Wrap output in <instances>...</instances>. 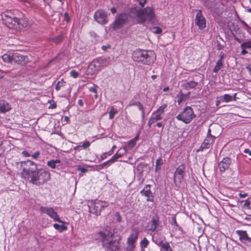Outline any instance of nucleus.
Wrapping results in <instances>:
<instances>
[{
  "label": "nucleus",
  "instance_id": "1",
  "mask_svg": "<svg viewBox=\"0 0 251 251\" xmlns=\"http://www.w3.org/2000/svg\"><path fill=\"white\" fill-rule=\"evenodd\" d=\"M132 58L135 61L150 65L154 62L156 55L152 50H137L133 52Z\"/></svg>",
  "mask_w": 251,
  "mask_h": 251
},
{
  "label": "nucleus",
  "instance_id": "2",
  "mask_svg": "<svg viewBox=\"0 0 251 251\" xmlns=\"http://www.w3.org/2000/svg\"><path fill=\"white\" fill-rule=\"evenodd\" d=\"M1 16L3 23L9 28L18 29L20 26H27L26 24L23 23L24 20L16 18L11 10L3 12Z\"/></svg>",
  "mask_w": 251,
  "mask_h": 251
},
{
  "label": "nucleus",
  "instance_id": "3",
  "mask_svg": "<svg viewBox=\"0 0 251 251\" xmlns=\"http://www.w3.org/2000/svg\"><path fill=\"white\" fill-rule=\"evenodd\" d=\"M50 174L44 169H38L28 179L30 182L36 185L45 184L50 179Z\"/></svg>",
  "mask_w": 251,
  "mask_h": 251
},
{
  "label": "nucleus",
  "instance_id": "4",
  "mask_svg": "<svg viewBox=\"0 0 251 251\" xmlns=\"http://www.w3.org/2000/svg\"><path fill=\"white\" fill-rule=\"evenodd\" d=\"M100 234L102 238V247L105 251H118L120 249L119 242L113 239L112 233L100 232Z\"/></svg>",
  "mask_w": 251,
  "mask_h": 251
},
{
  "label": "nucleus",
  "instance_id": "5",
  "mask_svg": "<svg viewBox=\"0 0 251 251\" xmlns=\"http://www.w3.org/2000/svg\"><path fill=\"white\" fill-rule=\"evenodd\" d=\"M136 17L138 23H143L146 21H153L155 18L154 9L151 7H147L143 10H136Z\"/></svg>",
  "mask_w": 251,
  "mask_h": 251
},
{
  "label": "nucleus",
  "instance_id": "6",
  "mask_svg": "<svg viewBox=\"0 0 251 251\" xmlns=\"http://www.w3.org/2000/svg\"><path fill=\"white\" fill-rule=\"evenodd\" d=\"M21 166L22 169L21 175L24 178L27 179L38 169L37 164L29 160L22 161Z\"/></svg>",
  "mask_w": 251,
  "mask_h": 251
},
{
  "label": "nucleus",
  "instance_id": "7",
  "mask_svg": "<svg viewBox=\"0 0 251 251\" xmlns=\"http://www.w3.org/2000/svg\"><path fill=\"white\" fill-rule=\"evenodd\" d=\"M108 64L106 58H99L94 59L88 66L87 75L97 74L102 68Z\"/></svg>",
  "mask_w": 251,
  "mask_h": 251
},
{
  "label": "nucleus",
  "instance_id": "8",
  "mask_svg": "<svg viewBox=\"0 0 251 251\" xmlns=\"http://www.w3.org/2000/svg\"><path fill=\"white\" fill-rule=\"evenodd\" d=\"M108 206V203L105 201L96 200L92 201L89 205V212L91 213L99 215L101 210Z\"/></svg>",
  "mask_w": 251,
  "mask_h": 251
},
{
  "label": "nucleus",
  "instance_id": "9",
  "mask_svg": "<svg viewBox=\"0 0 251 251\" xmlns=\"http://www.w3.org/2000/svg\"><path fill=\"white\" fill-rule=\"evenodd\" d=\"M195 116V115L193 109L190 106H187L176 118L179 121H181L185 124H189Z\"/></svg>",
  "mask_w": 251,
  "mask_h": 251
},
{
  "label": "nucleus",
  "instance_id": "10",
  "mask_svg": "<svg viewBox=\"0 0 251 251\" xmlns=\"http://www.w3.org/2000/svg\"><path fill=\"white\" fill-rule=\"evenodd\" d=\"M128 16L126 13H123L118 14L115 18L110 27L114 30L122 28L128 21Z\"/></svg>",
  "mask_w": 251,
  "mask_h": 251
},
{
  "label": "nucleus",
  "instance_id": "11",
  "mask_svg": "<svg viewBox=\"0 0 251 251\" xmlns=\"http://www.w3.org/2000/svg\"><path fill=\"white\" fill-rule=\"evenodd\" d=\"M139 231L135 229L127 238L126 251H133L135 248V243L137 240Z\"/></svg>",
  "mask_w": 251,
  "mask_h": 251
},
{
  "label": "nucleus",
  "instance_id": "12",
  "mask_svg": "<svg viewBox=\"0 0 251 251\" xmlns=\"http://www.w3.org/2000/svg\"><path fill=\"white\" fill-rule=\"evenodd\" d=\"M185 166L182 164L179 165L176 169L174 175V180L176 186H179L183 180L185 174Z\"/></svg>",
  "mask_w": 251,
  "mask_h": 251
},
{
  "label": "nucleus",
  "instance_id": "13",
  "mask_svg": "<svg viewBox=\"0 0 251 251\" xmlns=\"http://www.w3.org/2000/svg\"><path fill=\"white\" fill-rule=\"evenodd\" d=\"M40 210L43 213L47 214L50 218L52 219L54 221L58 222L60 223H64V221L60 220V218L57 213L54 210L53 208L41 206Z\"/></svg>",
  "mask_w": 251,
  "mask_h": 251
},
{
  "label": "nucleus",
  "instance_id": "14",
  "mask_svg": "<svg viewBox=\"0 0 251 251\" xmlns=\"http://www.w3.org/2000/svg\"><path fill=\"white\" fill-rule=\"evenodd\" d=\"M107 16L108 15L105 11L99 9L95 12L94 18L99 24L105 25L108 21Z\"/></svg>",
  "mask_w": 251,
  "mask_h": 251
},
{
  "label": "nucleus",
  "instance_id": "15",
  "mask_svg": "<svg viewBox=\"0 0 251 251\" xmlns=\"http://www.w3.org/2000/svg\"><path fill=\"white\" fill-rule=\"evenodd\" d=\"M195 23L200 29H203L206 26V21L201 10H199L197 13Z\"/></svg>",
  "mask_w": 251,
  "mask_h": 251
},
{
  "label": "nucleus",
  "instance_id": "16",
  "mask_svg": "<svg viewBox=\"0 0 251 251\" xmlns=\"http://www.w3.org/2000/svg\"><path fill=\"white\" fill-rule=\"evenodd\" d=\"M231 160L229 157L224 158L218 164V167L221 173H224L228 170L231 164Z\"/></svg>",
  "mask_w": 251,
  "mask_h": 251
},
{
  "label": "nucleus",
  "instance_id": "17",
  "mask_svg": "<svg viewBox=\"0 0 251 251\" xmlns=\"http://www.w3.org/2000/svg\"><path fill=\"white\" fill-rule=\"evenodd\" d=\"M236 234L239 236L240 240L246 244L251 243V238L249 237L246 231L237 230Z\"/></svg>",
  "mask_w": 251,
  "mask_h": 251
},
{
  "label": "nucleus",
  "instance_id": "18",
  "mask_svg": "<svg viewBox=\"0 0 251 251\" xmlns=\"http://www.w3.org/2000/svg\"><path fill=\"white\" fill-rule=\"evenodd\" d=\"M215 138V137L211 135H207L201 145V147L203 149H209L211 145L213 143Z\"/></svg>",
  "mask_w": 251,
  "mask_h": 251
},
{
  "label": "nucleus",
  "instance_id": "19",
  "mask_svg": "<svg viewBox=\"0 0 251 251\" xmlns=\"http://www.w3.org/2000/svg\"><path fill=\"white\" fill-rule=\"evenodd\" d=\"M27 57L18 53H13V62L22 63L26 61Z\"/></svg>",
  "mask_w": 251,
  "mask_h": 251
},
{
  "label": "nucleus",
  "instance_id": "20",
  "mask_svg": "<svg viewBox=\"0 0 251 251\" xmlns=\"http://www.w3.org/2000/svg\"><path fill=\"white\" fill-rule=\"evenodd\" d=\"M159 217L157 216H153L152 217L150 227L149 229V231H154L159 225Z\"/></svg>",
  "mask_w": 251,
  "mask_h": 251
},
{
  "label": "nucleus",
  "instance_id": "21",
  "mask_svg": "<svg viewBox=\"0 0 251 251\" xmlns=\"http://www.w3.org/2000/svg\"><path fill=\"white\" fill-rule=\"evenodd\" d=\"M11 109L10 105L3 100H0V112L5 113Z\"/></svg>",
  "mask_w": 251,
  "mask_h": 251
},
{
  "label": "nucleus",
  "instance_id": "22",
  "mask_svg": "<svg viewBox=\"0 0 251 251\" xmlns=\"http://www.w3.org/2000/svg\"><path fill=\"white\" fill-rule=\"evenodd\" d=\"M141 194L148 198V201H152V200L150 199L151 197H152L150 185H146L144 189L141 191Z\"/></svg>",
  "mask_w": 251,
  "mask_h": 251
},
{
  "label": "nucleus",
  "instance_id": "23",
  "mask_svg": "<svg viewBox=\"0 0 251 251\" xmlns=\"http://www.w3.org/2000/svg\"><path fill=\"white\" fill-rule=\"evenodd\" d=\"M162 118V116L158 115L157 114H156V113H155L154 112H153L151 114V117L150 118V119L149 120V121H148V126L150 127H151V125L153 124H154V123H155L157 121L161 120Z\"/></svg>",
  "mask_w": 251,
  "mask_h": 251
},
{
  "label": "nucleus",
  "instance_id": "24",
  "mask_svg": "<svg viewBox=\"0 0 251 251\" xmlns=\"http://www.w3.org/2000/svg\"><path fill=\"white\" fill-rule=\"evenodd\" d=\"M132 106H136L138 107V109L141 111L142 116L143 118L145 116V110L143 105L139 101H135L132 103H130L128 104L127 106L130 107Z\"/></svg>",
  "mask_w": 251,
  "mask_h": 251
},
{
  "label": "nucleus",
  "instance_id": "25",
  "mask_svg": "<svg viewBox=\"0 0 251 251\" xmlns=\"http://www.w3.org/2000/svg\"><path fill=\"white\" fill-rule=\"evenodd\" d=\"M3 61L6 63H13V53H5L1 56Z\"/></svg>",
  "mask_w": 251,
  "mask_h": 251
},
{
  "label": "nucleus",
  "instance_id": "26",
  "mask_svg": "<svg viewBox=\"0 0 251 251\" xmlns=\"http://www.w3.org/2000/svg\"><path fill=\"white\" fill-rule=\"evenodd\" d=\"M224 57V55H221L220 58L217 61L216 66H215L214 68L213 69V72L214 73H217L221 68L223 67V59Z\"/></svg>",
  "mask_w": 251,
  "mask_h": 251
},
{
  "label": "nucleus",
  "instance_id": "27",
  "mask_svg": "<svg viewBox=\"0 0 251 251\" xmlns=\"http://www.w3.org/2000/svg\"><path fill=\"white\" fill-rule=\"evenodd\" d=\"M61 224V225H59L58 224H54L53 225V227L56 230H58L60 232H62L67 229V226H66V225L67 224V223L64 221V223Z\"/></svg>",
  "mask_w": 251,
  "mask_h": 251
},
{
  "label": "nucleus",
  "instance_id": "28",
  "mask_svg": "<svg viewBox=\"0 0 251 251\" xmlns=\"http://www.w3.org/2000/svg\"><path fill=\"white\" fill-rule=\"evenodd\" d=\"M217 99H220L222 102H228L233 101V97L228 94H225L222 96L217 98Z\"/></svg>",
  "mask_w": 251,
  "mask_h": 251
},
{
  "label": "nucleus",
  "instance_id": "29",
  "mask_svg": "<svg viewBox=\"0 0 251 251\" xmlns=\"http://www.w3.org/2000/svg\"><path fill=\"white\" fill-rule=\"evenodd\" d=\"M136 143L131 140L129 141L126 145L123 147V149L125 151V153H126L127 151L131 150L135 146Z\"/></svg>",
  "mask_w": 251,
  "mask_h": 251
},
{
  "label": "nucleus",
  "instance_id": "30",
  "mask_svg": "<svg viewBox=\"0 0 251 251\" xmlns=\"http://www.w3.org/2000/svg\"><path fill=\"white\" fill-rule=\"evenodd\" d=\"M60 162L61 161L59 159H52L47 162V165L51 169H55L56 167V164H59Z\"/></svg>",
  "mask_w": 251,
  "mask_h": 251
},
{
  "label": "nucleus",
  "instance_id": "31",
  "mask_svg": "<svg viewBox=\"0 0 251 251\" xmlns=\"http://www.w3.org/2000/svg\"><path fill=\"white\" fill-rule=\"evenodd\" d=\"M167 104H163L161 106H159L158 108L155 111H154L156 114L159 116H162V115L165 111V109L167 108Z\"/></svg>",
  "mask_w": 251,
  "mask_h": 251
},
{
  "label": "nucleus",
  "instance_id": "32",
  "mask_svg": "<svg viewBox=\"0 0 251 251\" xmlns=\"http://www.w3.org/2000/svg\"><path fill=\"white\" fill-rule=\"evenodd\" d=\"M167 104H163L161 106H159L158 108L155 111H154L156 114L159 116H162V115L165 111V109L167 108Z\"/></svg>",
  "mask_w": 251,
  "mask_h": 251
},
{
  "label": "nucleus",
  "instance_id": "33",
  "mask_svg": "<svg viewBox=\"0 0 251 251\" xmlns=\"http://www.w3.org/2000/svg\"><path fill=\"white\" fill-rule=\"evenodd\" d=\"M198 83L197 82H195L194 81H190L189 82H187L185 84V86L187 89H193L195 88L198 85Z\"/></svg>",
  "mask_w": 251,
  "mask_h": 251
},
{
  "label": "nucleus",
  "instance_id": "34",
  "mask_svg": "<svg viewBox=\"0 0 251 251\" xmlns=\"http://www.w3.org/2000/svg\"><path fill=\"white\" fill-rule=\"evenodd\" d=\"M149 244V241L146 238H144L140 242V246L142 250L146 248Z\"/></svg>",
  "mask_w": 251,
  "mask_h": 251
},
{
  "label": "nucleus",
  "instance_id": "35",
  "mask_svg": "<svg viewBox=\"0 0 251 251\" xmlns=\"http://www.w3.org/2000/svg\"><path fill=\"white\" fill-rule=\"evenodd\" d=\"M66 83V82L64 81L63 79H61L60 81H59L55 85V89L57 91H59L61 87L64 86Z\"/></svg>",
  "mask_w": 251,
  "mask_h": 251
},
{
  "label": "nucleus",
  "instance_id": "36",
  "mask_svg": "<svg viewBox=\"0 0 251 251\" xmlns=\"http://www.w3.org/2000/svg\"><path fill=\"white\" fill-rule=\"evenodd\" d=\"M118 113V111L115 110L113 107H112L109 112V119H112L114 118V116Z\"/></svg>",
  "mask_w": 251,
  "mask_h": 251
},
{
  "label": "nucleus",
  "instance_id": "37",
  "mask_svg": "<svg viewBox=\"0 0 251 251\" xmlns=\"http://www.w3.org/2000/svg\"><path fill=\"white\" fill-rule=\"evenodd\" d=\"M112 154V151H109L107 152H104L101 154V155L100 156L101 159L104 160L105 158H106L108 156H110Z\"/></svg>",
  "mask_w": 251,
  "mask_h": 251
},
{
  "label": "nucleus",
  "instance_id": "38",
  "mask_svg": "<svg viewBox=\"0 0 251 251\" xmlns=\"http://www.w3.org/2000/svg\"><path fill=\"white\" fill-rule=\"evenodd\" d=\"M242 48L251 49V41L244 42L241 44Z\"/></svg>",
  "mask_w": 251,
  "mask_h": 251
},
{
  "label": "nucleus",
  "instance_id": "39",
  "mask_svg": "<svg viewBox=\"0 0 251 251\" xmlns=\"http://www.w3.org/2000/svg\"><path fill=\"white\" fill-rule=\"evenodd\" d=\"M244 206L248 209H251V197L246 200Z\"/></svg>",
  "mask_w": 251,
  "mask_h": 251
},
{
  "label": "nucleus",
  "instance_id": "40",
  "mask_svg": "<svg viewBox=\"0 0 251 251\" xmlns=\"http://www.w3.org/2000/svg\"><path fill=\"white\" fill-rule=\"evenodd\" d=\"M70 75L71 76H72L73 78H77L79 75V73L77 72L75 70H72L70 72Z\"/></svg>",
  "mask_w": 251,
  "mask_h": 251
},
{
  "label": "nucleus",
  "instance_id": "41",
  "mask_svg": "<svg viewBox=\"0 0 251 251\" xmlns=\"http://www.w3.org/2000/svg\"><path fill=\"white\" fill-rule=\"evenodd\" d=\"M162 248L166 251H168L169 250L171 249V247L167 243L163 244L162 245Z\"/></svg>",
  "mask_w": 251,
  "mask_h": 251
},
{
  "label": "nucleus",
  "instance_id": "42",
  "mask_svg": "<svg viewBox=\"0 0 251 251\" xmlns=\"http://www.w3.org/2000/svg\"><path fill=\"white\" fill-rule=\"evenodd\" d=\"M120 150H119L118 151L116 152V153L114 154L117 159L122 157V156H124L125 154H126V153H125V151L124 152H120Z\"/></svg>",
  "mask_w": 251,
  "mask_h": 251
},
{
  "label": "nucleus",
  "instance_id": "43",
  "mask_svg": "<svg viewBox=\"0 0 251 251\" xmlns=\"http://www.w3.org/2000/svg\"><path fill=\"white\" fill-rule=\"evenodd\" d=\"M163 164V161L161 158H158L156 161V165L157 167H160Z\"/></svg>",
  "mask_w": 251,
  "mask_h": 251
},
{
  "label": "nucleus",
  "instance_id": "44",
  "mask_svg": "<svg viewBox=\"0 0 251 251\" xmlns=\"http://www.w3.org/2000/svg\"><path fill=\"white\" fill-rule=\"evenodd\" d=\"M115 217H116V220L118 222H121L122 220V218L119 212H116L115 213Z\"/></svg>",
  "mask_w": 251,
  "mask_h": 251
},
{
  "label": "nucleus",
  "instance_id": "45",
  "mask_svg": "<svg viewBox=\"0 0 251 251\" xmlns=\"http://www.w3.org/2000/svg\"><path fill=\"white\" fill-rule=\"evenodd\" d=\"M153 32L156 34H160L162 32V29L159 27H154Z\"/></svg>",
  "mask_w": 251,
  "mask_h": 251
},
{
  "label": "nucleus",
  "instance_id": "46",
  "mask_svg": "<svg viewBox=\"0 0 251 251\" xmlns=\"http://www.w3.org/2000/svg\"><path fill=\"white\" fill-rule=\"evenodd\" d=\"M40 154V152L39 151H37L34 154H33L31 156L33 159H36L38 158Z\"/></svg>",
  "mask_w": 251,
  "mask_h": 251
},
{
  "label": "nucleus",
  "instance_id": "47",
  "mask_svg": "<svg viewBox=\"0 0 251 251\" xmlns=\"http://www.w3.org/2000/svg\"><path fill=\"white\" fill-rule=\"evenodd\" d=\"M62 39V36L61 35H59L53 39V41L56 43H58L59 42H60Z\"/></svg>",
  "mask_w": 251,
  "mask_h": 251
},
{
  "label": "nucleus",
  "instance_id": "48",
  "mask_svg": "<svg viewBox=\"0 0 251 251\" xmlns=\"http://www.w3.org/2000/svg\"><path fill=\"white\" fill-rule=\"evenodd\" d=\"M90 143L89 141H85L82 145V147L83 149H86V148L89 147L90 146Z\"/></svg>",
  "mask_w": 251,
  "mask_h": 251
},
{
  "label": "nucleus",
  "instance_id": "49",
  "mask_svg": "<svg viewBox=\"0 0 251 251\" xmlns=\"http://www.w3.org/2000/svg\"><path fill=\"white\" fill-rule=\"evenodd\" d=\"M118 159L116 158V157L114 155L109 160V162H110V163H113L115 162Z\"/></svg>",
  "mask_w": 251,
  "mask_h": 251
},
{
  "label": "nucleus",
  "instance_id": "50",
  "mask_svg": "<svg viewBox=\"0 0 251 251\" xmlns=\"http://www.w3.org/2000/svg\"><path fill=\"white\" fill-rule=\"evenodd\" d=\"M22 154L24 155L25 157H29L30 156V154L26 151H22Z\"/></svg>",
  "mask_w": 251,
  "mask_h": 251
},
{
  "label": "nucleus",
  "instance_id": "51",
  "mask_svg": "<svg viewBox=\"0 0 251 251\" xmlns=\"http://www.w3.org/2000/svg\"><path fill=\"white\" fill-rule=\"evenodd\" d=\"M244 153L248 154L250 156H251V150L249 149H246L244 151Z\"/></svg>",
  "mask_w": 251,
  "mask_h": 251
},
{
  "label": "nucleus",
  "instance_id": "52",
  "mask_svg": "<svg viewBox=\"0 0 251 251\" xmlns=\"http://www.w3.org/2000/svg\"><path fill=\"white\" fill-rule=\"evenodd\" d=\"M89 91L91 92L95 93L97 94V89L95 87H92L89 88Z\"/></svg>",
  "mask_w": 251,
  "mask_h": 251
},
{
  "label": "nucleus",
  "instance_id": "53",
  "mask_svg": "<svg viewBox=\"0 0 251 251\" xmlns=\"http://www.w3.org/2000/svg\"><path fill=\"white\" fill-rule=\"evenodd\" d=\"M239 196L241 198H245L247 196H248V194L246 193H239Z\"/></svg>",
  "mask_w": 251,
  "mask_h": 251
},
{
  "label": "nucleus",
  "instance_id": "54",
  "mask_svg": "<svg viewBox=\"0 0 251 251\" xmlns=\"http://www.w3.org/2000/svg\"><path fill=\"white\" fill-rule=\"evenodd\" d=\"M110 11L112 14H115L117 12V9L115 7H113L110 9Z\"/></svg>",
  "mask_w": 251,
  "mask_h": 251
},
{
  "label": "nucleus",
  "instance_id": "55",
  "mask_svg": "<svg viewBox=\"0 0 251 251\" xmlns=\"http://www.w3.org/2000/svg\"><path fill=\"white\" fill-rule=\"evenodd\" d=\"M146 2H147L146 0H143V1H140L139 4L142 7H143Z\"/></svg>",
  "mask_w": 251,
  "mask_h": 251
},
{
  "label": "nucleus",
  "instance_id": "56",
  "mask_svg": "<svg viewBox=\"0 0 251 251\" xmlns=\"http://www.w3.org/2000/svg\"><path fill=\"white\" fill-rule=\"evenodd\" d=\"M242 50L241 51V54L243 55H245L248 53V51L246 50V48H242Z\"/></svg>",
  "mask_w": 251,
  "mask_h": 251
},
{
  "label": "nucleus",
  "instance_id": "57",
  "mask_svg": "<svg viewBox=\"0 0 251 251\" xmlns=\"http://www.w3.org/2000/svg\"><path fill=\"white\" fill-rule=\"evenodd\" d=\"M138 139H139V136H138V135H137L133 139H131V140L134 141V143H135L136 144V142L138 141Z\"/></svg>",
  "mask_w": 251,
  "mask_h": 251
},
{
  "label": "nucleus",
  "instance_id": "58",
  "mask_svg": "<svg viewBox=\"0 0 251 251\" xmlns=\"http://www.w3.org/2000/svg\"><path fill=\"white\" fill-rule=\"evenodd\" d=\"M183 100V96H181L180 97V98L177 100L178 103L180 104V103H181V102Z\"/></svg>",
  "mask_w": 251,
  "mask_h": 251
},
{
  "label": "nucleus",
  "instance_id": "59",
  "mask_svg": "<svg viewBox=\"0 0 251 251\" xmlns=\"http://www.w3.org/2000/svg\"><path fill=\"white\" fill-rule=\"evenodd\" d=\"M108 164H111L110 163V162H109V160L104 162L103 164H101V166L102 167H104L105 166V165H108Z\"/></svg>",
  "mask_w": 251,
  "mask_h": 251
},
{
  "label": "nucleus",
  "instance_id": "60",
  "mask_svg": "<svg viewBox=\"0 0 251 251\" xmlns=\"http://www.w3.org/2000/svg\"><path fill=\"white\" fill-rule=\"evenodd\" d=\"M78 170L83 173H84L87 171L86 169L83 168H79Z\"/></svg>",
  "mask_w": 251,
  "mask_h": 251
},
{
  "label": "nucleus",
  "instance_id": "61",
  "mask_svg": "<svg viewBox=\"0 0 251 251\" xmlns=\"http://www.w3.org/2000/svg\"><path fill=\"white\" fill-rule=\"evenodd\" d=\"M247 70H248L249 74L251 75V65H249L247 67Z\"/></svg>",
  "mask_w": 251,
  "mask_h": 251
},
{
  "label": "nucleus",
  "instance_id": "62",
  "mask_svg": "<svg viewBox=\"0 0 251 251\" xmlns=\"http://www.w3.org/2000/svg\"><path fill=\"white\" fill-rule=\"evenodd\" d=\"M78 104H79V105H80V106H83V101H82V100H78Z\"/></svg>",
  "mask_w": 251,
  "mask_h": 251
},
{
  "label": "nucleus",
  "instance_id": "63",
  "mask_svg": "<svg viewBox=\"0 0 251 251\" xmlns=\"http://www.w3.org/2000/svg\"><path fill=\"white\" fill-rule=\"evenodd\" d=\"M156 126L159 127H161L163 126L161 122L157 123L156 124Z\"/></svg>",
  "mask_w": 251,
  "mask_h": 251
},
{
  "label": "nucleus",
  "instance_id": "64",
  "mask_svg": "<svg viewBox=\"0 0 251 251\" xmlns=\"http://www.w3.org/2000/svg\"><path fill=\"white\" fill-rule=\"evenodd\" d=\"M169 90V87L168 86L165 87L163 88V90L164 92H166Z\"/></svg>",
  "mask_w": 251,
  "mask_h": 251
}]
</instances>
